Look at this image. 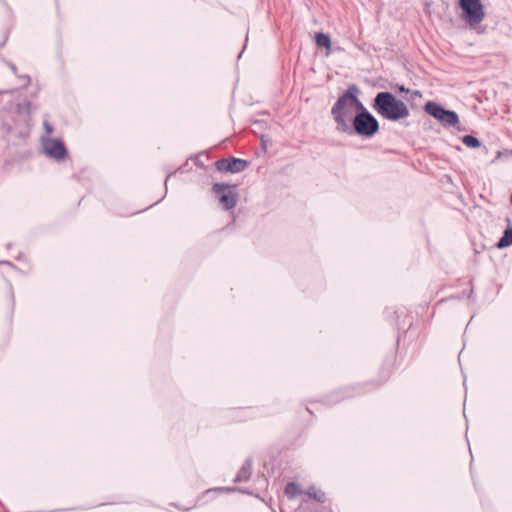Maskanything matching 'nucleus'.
Here are the masks:
<instances>
[{
	"label": "nucleus",
	"mask_w": 512,
	"mask_h": 512,
	"mask_svg": "<svg viewBox=\"0 0 512 512\" xmlns=\"http://www.w3.org/2000/svg\"><path fill=\"white\" fill-rule=\"evenodd\" d=\"M371 107L379 116L390 122H399L410 115L406 103L389 91L378 92L372 100Z\"/></svg>",
	"instance_id": "nucleus-1"
},
{
	"label": "nucleus",
	"mask_w": 512,
	"mask_h": 512,
	"mask_svg": "<svg viewBox=\"0 0 512 512\" xmlns=\"http://www.w3.org/2000/svg\"><path fill=\"white\" fill-rule=\"evenodd\" d=\"M380 129L379 121L372 113L360 116H354L351 122L347 124L346 129H341L340 133L347 135H357L362 138H372Z\"/></svg>",
	"instance_id": "nucleus-2"
},
{
	"label": "nucleus",
	"mask_w": 512,
	"mask_h": 512,
	"mask_svg": "<svg viewBox=\"0 0 512 512\" xmlns=\"http://www.w3.org/2000/svg\"><path fill=\"white\" fill-rule=\"evenodd\" d=\"M353 112L351 94L349 87L338 97L331 108V115L336 123V130L346 129L347 124L351 122L350 116Z\"/></svg>",
	"instance_id": "nucleus-3"
},
{
	"label": "nucleus",
	"mask_w": 512,
	"mask_h": 512,
	"mask_svg": "<svg viewBox=\"0 0 512 512\" xmlns=\"http://www.w3.org/2000/svg\"><path fill=\"white\" fill-rule=\"evenodd\" d=\"M461 18L470 28L478 26L485 18L484 6L481 0H459Z\"/></svg>",
	"instance_id": "nucleus-4"
},
{
	"label": "nucleus",
	"mask_w": 512,
	"mask_h": 512,
	"mask_svg": "<svg viewBox=\"0 0 512 512\" xmlns=\"http://www.w3.org/2000/svg\"><path fill=\"white\" fill-rule=\"evenodd\" d=\"M215 166L220 172L239 173L247 168L248 162L234 157L222 158L215 162Z\"/></svg>",
	"instance_id": "nucleus-5"
},
{
	"label": "nucleus",
	"mask_w": 512,
	"mask_h": 512,
	"mask_svg": "<svg viewBox=\"0 0 512 512\" xmlns=\"http://www.w3.org/2000/svg\"><path fill=\"white\" fill-rule=\"evenodd\" d=\"M44 150L50 158L57 161L64 160L67 157V149L59 139H48L44 143Z\"/></svg>",
	"instance_id": "nucleus-6"
},
{
	"label": "nucleus",
	"mask_w": 512,
	"mask_h": 512,
	"mask_svg": "<svg viewBox=\"0 0 512 512\" xmlns=\"http://www.w3.org/2000/svg\"><path fill=\"white\" fill-rule=\"evenodd\" d=\"M228 188L227 184L216 183L213 185L212 190L216 194H222L220 196V203L226 209H232L237 202L236 196L232 192L224 193Z\"/></svg>",
	"instance_id": "nucleus-7"
},
{
	"label": "nucleus",
	"mask_w": 512,
	"mask_h": 512,
	"mask_svg": "<svg viewBox=\"0 0 512 512\" xmlns=\"http://www.w3.org/2000/svg\"><path fill=\"white\" fill-rule=\"evenodd\" d=\"M350 94H351V102L353 106V110L355 111L354 116H360L367 113H371L366 106L359 99L360 89L356 84L349 85Z\"/></svg>",
	"instance_id": "nucleus-8"
},
{
	"label": "nucleus",
	"mask_w": 512,
	"mask_h": 512,
	"mask_svg": "<svg viewBox=\"0 0 512 512\" xmlns=\"http://www.w3.org/2000/svg\"><path fill=\"white\" fill-rule=\"evenodd\" d=\"M437 121H439L443 126L454 127L459 129L458 126L460 124V121L458 114L453 110L446 109L445 107L442 110L440 117Z\"/></svg>",
	"instance_id": "nucleus-9"
},
{
	"label": "nucleus",
	"mask_w": 512,
	"mask_h": 512,
	"mask_svg": "<svg viewBox=\"0 0 512 512\" xmlns=\"http://www.w3.org/2000/svg\"><path fill=\"white\" fill-rule=\"evenodd\" d=\"M507 228L504 230L503 235L496 243L498 249H503L512 245V222L509 217L506 218Z\"/></svg>",
	"instance_id": "nucleus-10"
},
{
	"label": "nucleus",
	"mask_w": 512,
	"mask_h": 512,
	"mask_svg": "<svg viewBox=\"0 0 512 512\" xmlns=\"http://www.w3.org/2000/svg\"><path fill=\"white\" fill-rule=\"evenodd\" d=\"M423 109H424L425 113H427L429 116L438 120L442 110L444 109V106H442L441 104H439L435 101H427L424 104Z\"/></svg>",
	"instance_id": "nucleus-11"
},
{
	"label": "nucleus",
	"mask_w": 512,
	"mask_h": 512,
	"mask_svg": "<svg viewBox=\"0 0 512 512\" xmlns=\"http://www.w3.org/2000/svg\"><path fill=\"white\" fill-rule=\"evenodd\" d=\"M251 470H252V462L251 460L247 459L242 467L240 468L238 474L235 477V482H243L247 481L251 476Z\"/></svg>",
	"instance_id": "nucleus-12"
},
{
	"label": "nucleus",
	"mask_w": 512,
	"mask_h": 512,
	"mask_svg": "<svg viewBox=\"0 0 512 512\" xmlns=\"http://www.w3.org/2000/svg\"><path fill=\"white\" fill-rule=\"evenodd\" d=\"M315 43L319 48H331V37L329 34H326L324 32H317L315 34Z\"/></svg>",
	"instance_id": "nucleus-13"
},
{
	"label": "nucleus",
	"mask_w": 512,
	"mask_h": 512,
	"mask_svg": "<svg viewBox=\"0 0 512 512\" xmlns=\"http://www.w3.org/2000/svg\"><path fill=\"white\" fill-rule=\"evenodd\" d=\"M305 494L309 497L314 499L315 501L319 503H324L326 501V494L322 490H318L315 488V486H310L308 490L305 492Z\"/></svg>",
	"instance_id": "nucleus-14"
},
{
	"label": "nucleus",
	"mask_w": 512,
	"mask_h": 512,
	"mask_svg": "<svg viewBox=\"0 0 512 512\" xmlns=\"http://www.w3.org/2000/svg\"><path fill=\"white\" fill-rule=\"evenodd\" d=\"M462 143L465 146H467L468 148H473V149L479 148L481 146V141L477 137L470 135V134L464 135L462 137Z\"/></svg>",
	"instance_id": "nucleus-15"
},
{
	"label": "nucleus",
	"mask_w": 512,
	"mask_h": 512,
	"mask_svg": "<svg viewBox=\"0 0 512 512\" xmlns=\"http://www.w3.org/2000/svg\"><path fill=\"white\" fill-rule=\"evenodd\" d=\"M303 493L305 492L301 489L298 483L290 481V498L301 495Z\"/></svg>",
	"instance_id": "nucleus-16"
},
{
	"label": "nucleus",
	"mask_w": 512,
	"mask_h": 512,
	"mask_svg": "<svg viewBox=\"0 0 512 512\" xmlns=\"http://www.w3.org/2000/svg\"><path fill=\"white\" fill-rule=\"evenodd\" d=\"M269 173L271 177L276 176V174L278 173L277 166L275 165L274 162H271L269 165Z\"/></svg>",
	"instance_id": "nucleus-17"
},
{
	"label": "nucleus",
	"mask_w": 512,
	"mask_h": 512,
	"mask_svg": "<svg viewBox=\"0 0 512 512\" xmlns=\"http://www.w3.org/2000/svg\"><path fill=\"white\" fill-rule=\"evenodd\" d=\"M396 89L401 93H410V89L406 88L403 84L402 85H396Z\"/></svg>",
	"instance_id": "nucleus-18"
},
{
	"label": "nucleus",
	"mask_w": 512,
	"mask_h": 512,
	"mask_svg": "<svg viewBox=\"0 0 512 512\" xmlns=\"http://www.w3.org/2000/svg\"><path fill=\"white\" fill-rule=\"evenodd\" d=\"M43 125H44V128H45L47 134H51L53 132V127L50 123H48L47 121H44Z\"/></svg>",
	"instance_id": "nucleus-19"
},
{
	"label": "nucleus",
	"mask_w": 512,
	"mask_h": 512,
	"mask_svg": "<svg viewBox=\"0 0 512 512\" xmlns=\"http://www.w3.org/2000/svg\"><path fill=\"white\" fill-rule=\"evenodd\" d=\"M504 154H512V150L508 151L506 150L505 152H501V151H498L497 154H496V157L495 159L492 161V162H495L497 161L498 159H500L502 157V155Z\"/></svg>",
	"instance_id": "nucleus-20"
},
{
	"label": "nucleus",
	"mask_w": 512,
	"mask_h": 512,
	"mask_svg": "<svg viewBox=\"0 0 512 512\" xmlns=\"http://www.w3.org/2000/svg\"><path fill=\"white\" fill-rule=\"evenodd\" d=\"M411 93V99L420 98L422 97V93L419 90H414Z\"/></svg>",
	"instance_id": "nucleus-21"
},
{
	"label": "nucleus",
	"mask_w": 512,
	"mask_h": 512,
	"mask_svg": "<svg viewBox=\"0 0 512 512\" xmlns=\"http://www.w3.org/2000/svg\"><path fill=\"white\" fill-rule=\"evenodd\" d=\"M261 142H262L263 147L266 149L267 140H266V139H264V137H263V136L261 137Z\"/></svg>",
	"instance_id": "nucleus-22"
},
{
	"label": "nucleus",
	"mask_w": 512,
	"mask_h": 512,
	"mask_svg": "<svg viewBox=\"0 0 512 512\" xmlns=\"http://www.w3.org/2000/svg\"><path fill=\"white\" fill-rule=\"evenodd\" d=\"M283 493L285 495H288V484H286L284 487H283Z\"/></svg>",
	"instance_id": "nucleus-23"
},
{
	"label": "nucleus",
	"mask_w": 512,
	"mask_h": 512,
	"mask_svg": "<svg viewBox=\"0 0 512 512\" xmlns=\"http://www.w3.org/2000/svg\"><path fill=\"white\" fill-rule=\"evenodd\" d=\"M510 201H511V203H512V193H511Z\"/></svg>",
	"instance_id": "nucleus-24"
}]
</instances>
